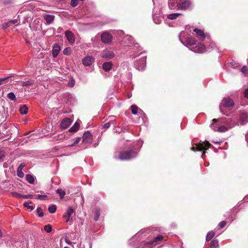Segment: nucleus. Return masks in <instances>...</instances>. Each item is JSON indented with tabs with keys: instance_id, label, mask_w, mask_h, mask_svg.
Returning <instances> with one entry per match:
<instances>
[{
	"instance_id": "9",
	"label": "nucleus",
	"mask_w": 248,
	"mask_h": 248,
	"mask_svg": "<svg viewBox=\"0 0 248 248\" xmlns=\"http://www.w3.org/2000/svg\"><path fill=\"white\" fill-rule=\"evenodd\" d=\"M82 63L86 66L91 65L94 62V59L91 56L87 55L82 59Z\"/></svg>"
},
{
	"instance_id": "14",
	"label": "nucleus",
	"mask_w": 248,
	"mask_h": 248,
	"mask_svg": "<svg viewBox=\"0 0 248 248\" xmlns=\"http://www.w3.org/2000/svg\"><path fill=\"white\" fill-rule=\"evenodd\" d=\"M19 24V21L17 19H15L13 20H11L7 23H4L2 25V29L6 30L9 27L12 26L14 27L15 26H17Z\"/></svg>"
},
{
	"instance_id": "12",
	"label": "nucleus",
	"mask_w": 248,
	"mask_h": 248,
	"mask_svg": "<svg viewBox=\"0 0 248 248\" xmlns=\"http://www.w3.org/2000/svg\"><path fill=\"white\" fill-rule=\"evenodd\" d=\"M93 140L92 135L89 131L85 132L82 137V141L85 143H91Z\"/></svg>"
},
{
	"instance_id": "64",
	"label": "nucleus",
	"mask_w": 248,
	"mask_h": 248,
	"mask_svg": "<svg viewBox=\"0 0 248 248\" xmlns=\"http://www.w3.org/2000/svg\"><path fill=\"white\" fill-rule=\"evenodd\" d=\"M181 42L184 45V42H183L182 41H181Z\"/></svg>"
},
{
	"instance_id": "58",
	"label": "nucleus",
	"mask_w": 248,
	"mask_h": 248,
	"mask_svg": "<svg viewBox=\"0 0 248 248\" xmlns=\"http://www.w3.org/2000/svg\"><path fill=\"white\" fill-rule=\"evenodd\" d=\"M53 141H56L59 140V136H56L53 137Z\"/></svg>"
},
{
	"instance_id": "45",
	"label": "nucleus",
	"mask_w": 248,
	"mask_h": 248,
	"mask_svg": "<svg viewBox=\"0 0 248 248\" xmlns=\"http://www.w3.org/2000/svg\"><path fill=\"white\" fill-rule=\"evenodd\" d=\"M63 53L64 55H69L71 53V48L70 47L65 48L63 50Z\"/></svg>"
},
{
	"instance_id": "60",
	"label": "nucleus",
	"mask_w": 248,
	"mask_h": 248,
	"mask_svg": "<svg viewBox=\"0 0 248 248\" xmlns=\"http://www.w3.org/2000/svg\"><path fill=\"white\" fill-rule=\"evenodd\" d=\"M113 131H114V132H116V133L118 132V133H119V132H118V131H117L115 128H114V129H113Z\"/></svg>"
},
{
	"instance_id": "21",
	"label": "nucleus",
	"mask_w": 248,
	"mask_h": 248,
	"mask_svg": "<svg viewBox=\"0 0 248 248\" xmlns=\"http://www.w3.org/2000/svg\"><path fill=\"white\" fill-rule=\"evenodd\" d=\"M25 166V164L23 163H22L20 164L17 168V176L20 178L23 177L24 174L22 171L23 168Z\"/></svg>"
},
{
	"instance_id": "63",
	"label": "nucleus",
	"mask_w": 248,
	"mask_h": 248,
	"mask_svg": "<svg viewBox=\"0 0 248 248\" xmlns=\"http://www.w3.org/2000/svg\"><path fill=\"white\" fill-rule=\"evenodd\" d=\"M33 39L34 40H36V38H34Z\"/></svg>"
},
{
	"instance_id": "59",
	"label": "nucleus",
	"mask_w": 248,
	"mask_h": 248,
	"mask_svg": "<svg viewBox=\"0 0 248 248\" xmlns=\"http://www.w3.org/2000/svg\"><path fill=\"white\" fill-rule=\"evenodd\" d=\"M3 166L4 168H8L9 165L7 163H4L3 165Z\"/></svg>"
},
{
	"instance_id": "42",
	"label": "nucleus",
	"mask_w": 248,
	"mask_h": 248,
	"mask_svg": "<svg viewBox=\"0 0 248 248\" xmlns=\"http://www.w3.org/2000/svg\"><path fill=\"white\" fill-rule=\"evenodd\" d=\"M37 215L39 217H43L44 216V213L42 208L40 207H38L36 209Z\"/></svg>"
},
{
	"instance_id": "33",
	"label": "nucleus",
	"mask_w": 248,
	"mask_h": 248,
	"mask_svg": "<svg viewBox=\"0 0 248 248\" xmlns=\"http://www.w3.org/2000/svg\"><path fill=\"white\" fill-rule=\"evenodd\" d=\"M229 128L227 126L224 125H219L218 128L217 129V131L219 132H224L229 130Z\"/></svg>"
},
{
	"instance_id": "52",
	"label": "nucleus",
	"mask_w": 248,
	"mask_h": 248,
	"mask_svg": "<svg viewBox=\"0 0 248 248\" xmlns=\"http://www.w3.org/2000/svg\"><path fill=\"white\" fill-rule=\"evenodd\" d=\"M33 196L31 194L26 195H22V198L25 199H31L32 198Z\"/></svg>"
},
{
	"instance_id": "1",
	"label": "nucleus",
	"mask_w": 248,
	"mask_h": 248,
	"mask_svg": "<svg viewBox=\"0 0 248 248\" xmlns=\"http://www.w3.org/2000/svg\"><path fill=\"white\" fill-rule=\"evenodd\" d=\"M138 151L135 149H131L128 151L121 152L118 156V158L121 160H126L131 159L136 157Z\"/></svg>"
},
{
	"instance_id": "18",
	"label": "nucleus",
	"mask_w": 248,
	"mask_h": 248,
	"mask_svg": "<svg viewBox=\"0 0 248 248\" xmlns=\"http://www.w3.org/2000/svg\"><path fill=\"white\" fill-rule=\"evenodd\" d=\"M113 63L111 62H105L102 64V68L106 72H109L112 68Z\"/></svg>"
},
{
	"instance_id": "43",
	"label": "nucleus",
	"mask_w": 248,
	"mask_h": 248,
	"mask_svg": "<svg viewBox=\"0 0 248 248\" xmlns=\"http://www.w3.org/2000/svg\"><path fill=\"white\" fill-rule=\"evenodd\" d=\"M80 138L79 137H77L76 138H75V139H74V142L73 143H71L70 144H69L68 146H74V145L76 144H78V143H79V142L80 141Z\"/></svg>"
},
{
	"instance_id": "37",
	"label": "nucleus",
	"mask_w": 248,
	"mask_h": 248,
	"mask_svg": "<svg viewBox=\"0 0 248 248\" xmlns=\"http://www.w3.org/2000/svg\"><path fill=\"white\" fill-rule=\"evenodd\" d=\"M7 97L12 101L16 100V97L15 94L11 92L7 94Z\"/></svg>"
},
{
	"instance_id": "25",
	"label": "nucleus",
	"mask_w": 248,
	"mask_h": 248,
	"mask_svg": "<svg viewBox=\"0 0 248 248\" xmlns=\"http://www.w3.org/2000/svg\"><path fill=\"white\" fill-rule=\"evenodd\" d=\"M79 128V124L78 122H76L74 125L69 129V131L71 132H77Z\"/></svg>"
},
{
	"instance_id": "53",
	"label": "nucleus",
	"mask_w": 248,
	"mask_h": 248,
	"mask_svg": "<svg viewBox=\"0 0 248 248\" xmlns=\"http://www.w3.org/2000/svg\"><path fill=\"white\" fill-rule=\"evenodd\" d=\"M11 194L14 197H22V194H19V193H18L17 192H12Z\"/></svg>"
},
{
	"instance_id": "30",
	"label": "nucleus",
	"mask_w": 248,
	"mask_h": 248,
	"mask_svg": "<svg viewBox=\"0 0 248 248\" xmlns=\"http://www.w3.org/2000/svg\"><path fill=\"white\" fill-rule=\"evenodd\" d=\"M215 235V232L213 231L209 232L206 236V241H209Z\"/></svg>"
},
{
	"instance_id": "41",
	"label": "nucleus",
	"mask_w": 248,
	"mask_h": 248,
	"mask_svg": "<svg viewBox=\"0 0 248 248\" xmlns=\"http://www.w3.org/2000/svg\"><path fill=\"white\" fill-rule=\"evenodd\" d=\"M31 203V202H25L24 203L23 205L28 209L30 210V211H32L34 208V207L33 206L30 205L29 204Z\"/></svg>"
},
{
	"instance_id": "39",
	"label": "nucleus",
	"mask_w": 248,
	"mask_h": 248,
	"mask_svg": "<svg viewBox=\"0 0 248 248\" xmlns=\"http://www.w3.org/2000/svg\"><path fill=\"white\" fill-rule=\"evenodd\" d=\"M131 111L133 114H137L138 113V107L135 105H133L131 107Z\"/></svg>"
},
{
	"instance_id": "47",
	"label": "nucleus",
	"mask_w": 248,
	"mask_h": 248,
	"mask_svg": "<svg viewBox=\"0 0 248 248\" xmlns=\"http://www.w3.org/2000/svg\"><path fill=\"white\" fill-rule=\"evenodd\" d=\"M111 124H114V122L110 121V122H109L108 123L105 124L103 125V128H106V129L110 127Z\"/></svg>"
},
{
	"instance_id": "13",
	"label": "nucleus",
	"mask_w": 248,
	"mask_h": 248,
	"mask_svg": "<svg viewBox=\"0 0 248 248\" xmlns=\"http://www.w3.org/2000/svg\"><path fill=\"white\" fill-rule=\"evenodd\" d=\"M72 123V121L70 118H66L62 120L60 124L61 129H65L68 128Z\"/></svg>"
},
{
	"instance_id": "54",
	"label": "nucleus",
	"mask_w": 248,
	"mask_h": 248,
	"mask_svg": "<svg viewBox=\"0 0 248 248\" xmlns=\"http://www.w3.org/2000/svg\"><path fill=\"white\" fill-rule=\"evenodd\" d=\"M226 224V221H222L221 222H220L219 223V225L218 226L220 227V228H223L225 225Z\"/></svg>"
},
{
	"instance_id": "5",
	"label": "nucleus",
	"mask_w": 248,
	"mask_h": 248,
	"mask_svg": "<svg viewBox=\"0 0 248 248\" xmlns=\"http://www.w3.org/2000/svg\"><path fill=\"white\" fill-rule=\"evenodd\" d=\"M146 63V56L141 57L140 60L135 63V67L140 71H142L145 69Z\"/></svg>"
},
{
	"instance_id": "36",
	"label": "nucleus",
	"mask_w": 248,
	"mask_h": 248,
	"mask_svg": "<svg viewBox=\"0 0 248 248\" xmlns=\"http://www.w3.org/2000/svg\"><path fill=\"white\" fill-rule=\"evenodd\" d=\"M33 83V81L32 80H29L26 81L22 82V86H29L31 85H32Z\"/></svg>"
},
{
	"instance_id": "29",
	"label": "nucleus",
	"mask_w": 248,
	"mask_h": 248,
	"mask_svg": "<svg viewBox=\"0 0 248 248\" xmlns=\"http://www.w3.org/2000/svg\"><path fill=\"white\" fill-rule=\"evenodd\" d=\"M153 18L155 23L156 24H160L162 21L161 17L157 15H154Z\"/></svg>"
},
{
	"instance_id": "57",
	"label": "nucleus",
	"mask_w": 248,
	"mask_h": 248,
	"mask_svg": "<svg viewBox=\"0 0 248 248\" xmlns=\"http://www.w3.org/2000/svg\"><path fill=\"white\" fill-rule=\"evenodd\" d=\"M8 78H9V77H6V78H0V85L1 84L2 81H5Z\"/></svg>"
},
{
	"instance_id": "35",
	"label": "nucleus",
	"mask_w": 248,
	"mask_h": 248,
	"mask_svg": "<svg viewBox=\"0 0 248 248\" xmlns=\"http://www.w3.org/2000/svg\"><path fill=\"white\" fill-rule=\"evenodd\" d=\"M186 30H188L189 31H191L193 30V31H202L201 30L197 28H194L193 27H191L189 25H186Z\"/></svg>"
},
{
	"instance_id": "27",
	"label": "nucleus",
	"mask_w": 248,
	"mask_h": 248,
	"mask_svg": "<svg viewBox=\"0 0 248 248\" xmlns=\"http://www.w3.org/2000/svg\"><path fill=\"white\" fill-rule=\"evenodd\" d=\"M231 122H232V120L231 119H228V120H225V121L224 122H222L221 121V123H222V124L223 123V124H226L227 126L230 129L234 126V123H232Z\"/></svg>"
},
{
	"instance_id": "22",
	"label": "nucleus",
	"mask_w": 248,
	"mask_h": 248,
	"mask_svg": "<svg viewBox=\"0 0 248 248\" xmlns=\"http://www.w3.org/2000/svg\"><path fill=\"white\" fill-rule=\"evenodd\" d=\"M44 18L48 24H50L53 21L55 16L50 15H45Z\"/></svg>"
},
{
	"instance_id": "11",
	"label": "nucleus",
	"mask_w": 248,
	"mask_h": 248,
	"mask_svg": "<svg viewBox=\"0 0 248 248\" xmlns=\"http://www.w3.org/2000/svg\"><path fill=\"white\" fill-rule=\"evenodd\" d=\"M74 212L75 210L71 207H69L67 209L65 214L63 216V217L66 218V222L68 223L72 220L71 216L74 213Z\"/></svg>"
},
{
	"instance_id": "19",
	"label": "nucleus",
	"mask_w": 248,
	"mask_h": 248,
	"mask_svg": "<svg viewBox=\"0 0 248 248\" xmlns=\"http://www.w3.org/2000/svg\"><path fill=\"white\" fill-rule=\"evenodd\" d=\"M61 50L60 46L58 44H55L52 48V55L54 58H56L58 55Z\"/></svg>"
},
{
	"instance_id": "23",
	"label": "nucleus",
	"mask_w": 248,
	"mask_h": 248,
	"mask_svg": "<svg viewBox=\"0 0 248 248\" xmlns=\"http://www.w3.org/2000/svg\"><path fill=\"white\" fill-rule=\"evenodd\" d=\"M186 42L187 45L189 46H194L196 44V40L192 37H188Z\"/></svg>"
},
{
	"instance_id": "51",
	"label": "nucleus",
	"mask_w": 248,
	"mask_h": 248,
	"mask_svg": "<svg viewBox=\"0 0 248 248\" xmlns=\"http://www.w3.org/2000/svg\"><path fill=\"white\" fill-rule=\"evenodd\" d=\"M5 155L3 151L0 150V162L3 161Z\"/></svg>"
},
{
	"instance_id": "32",
	"label": "nucleus",
	"mask_w": 248,
	"mask_h": 248,
	"mask_svg": "<svg viewBox=\"0 0 248 248\" xmlns=\"http://www.w3.org/2000/svg\"><path fill=\"white\" fill-rule=\"evenodd\" d=\"M28 108L26 105H23V106L21 107L19 111L21 114H26L28 113Z\"/></svg>"
},
{
	"instance_id": "17",
	"label": "nucleus",
	"mask_w": 248,
	"mask_h": 248,
	"mask_svg": "<svg viewBox=\"0 0 248 248\" xmlns=\"http://www.w3.org/2000/svg\"><path fill=\"white\" fill-rule=\"evenodd\" d=\"M179 0H169L168 5L170 9L178 8Z\"/></svg>"
},
{
	"instance_id": "16",
	"label": "nucleus",
	"mask_w": 248,
	"mask_h": 248,
	"mask_svg": "<svg viewBox=\"0 0 248 248\" xmlns=\"http://www.w3.org/2000/svg\"><path fill=\"white\" fill-rule=\"evenodd\" d=\"M239 122L242 125L245 124L248 122V115L244 112L240 114Z\"/></svg>"
},
{
	"instance_id": "31",
	"label": "nucleus",
	"mask_w": 248,
	"mask_h": 248,
	"mask_svg": "<svg viewBox=\"0 0 248 248\" xmlns=\"http://www.w3.org/2000/svg\"><path fill=\"white\" fill-rule=\"evenodd\" d=\"M196 32V36L199 38V39L202 40L205 38V34H204V32Z\"/></svg>"
},
{
	"instance_id": "61",
	"label": "nucleus",
	"mask_w": 248,
	"mask_h": 248,
	"mask_svg": "<svg viewBox=\"0 0 248 248\" xmlns=\"http://www.w3.org/2000/svg\"><path fill=\"white\" fill-rule=\"evenodd\" d=\"M214 46H215L214 44H212V47H214Z\"/></svg>"
},
{
	"instance_id": "50",
	"label": "nucleus",
	"mask_w": 248,
	"mask_h": 248,
	"mask_svg": "<svg viewBox=\"0 0 248 248\" xmlns=\"http://www.w3.org/2000/svg\"><path fill=\"white\" fill-rule=\"evenodd\" d=\"M78 4V0H71V5L75 7Z\"/></svg>"
},
{
	"instance_id": "46",
	"label": "nucleus",
	"mask_w": 248,
	"mask_h": 248,
	"mask_svg": "<svg viewBox=\"0 0 248 248\" xmlns=\"http://www.w3.org/2000/svg\"><path fill=\"white\" fill-rule=\"evenodd\" d=\"M162 239H163V236L162 235H158L157 236H156L154 238V242H158V241H160L162 240Z\"/></svg>"
},
{
	"instance_id": "28",
	"label": "nucleus",
	"mask_w": 248,
	"mask_h": 248,
	"mask_svg": "<svg viewBox=\"0 0 248 248\" xmlns=\"http://www.w3.org/2000/svg\"><path fill=\"white\" fill-rule=\"evenodd\" d=\"M26 180L31 184H32L34 182V177L30 174H27L26 176Z\"/></svg>"
},
{
	"instance_id": "26",
	"label": "nucleus",
	"mask_w": 248,
	"mask_h": 248,
	"mask_svg": "<svg viewBox=\"0 0 248 248\" xmlns=\"http://www.w3.org/2000/svg\"><path fill=\"white\" fill-rule=\"evenodd\" d=\"M56 192L59 195L61 199H62L65 195V192L60 188L57 189Z\"/></svg>"
},
{
	"instance_id": "20",
	"label": "nucleus",
	"mask_w": 248,
	"mask_h": 248,
	"mask_svg": "<svg viewBox=\"0 0 248 248\" xmlns=\"http://www.w3.org/2000/svg\"><path fill=\"white\" fill-rule=\"evenodd\" d=\"M65 35L68 42L71 44H73L75 42V36L73 32H65Z\"/></svg>"
},
{
	"instance_id": "24",
	"label": "nucleus",
	"mask_w": 248,
	"mask_h": 248,
	"mask_svg": "<svg viewBox=\"0 0 248 248\" xmlns=\"http://www.w3.org/2000/svg\"><path fill=\"white\" fill-rule=\"evenodd\" d=\"M181 15L182 14L179 13L170 14L167 15V18L169 19L173 20L176 19L178 17Z\"/></svg>"
},
{
	"instance_id": "7",
	"label": "nucleus",
	"mask_w": 248,
	"mask_h": 248,
	"mask_svg": "<svg viewBox=\"0 0 248 248\" xmlns=\"http://www.w3.org/2000/svg\"><path fill=\"white\" fill-rule=\"evenodd\" d=\"M191 5L189 0H179L178 9L182 10H186Z\"/></svg>"
},
{
	"instance_id": "2",
	"label": "nucleus",
	"mask_w": 248,
	"mask_h": 248,
	"mask_svg": "<svg viewBox=\"0 0 248 248\" xmlns=\"http://www.w3.org/2000/svg\"><path fill=\"white\" fill-rule=\"evenodd\" d=\"M234 106L233 101L230 98H224L219 105L220 111L224 115L228 114L225 112L224 108L230 109Z\"/></svg>"
},
{
	"instance_id": "8",
	"label": "nucleus",
	"mask_w": 248,
	"mask_h": 248,
	"mask_svg": "<svg viewBox=\"0 0 248 248\" xmlns=\"http://www.w3.org/2000/svg\"><path fill=\"white\" fill-rule=\"evenodd\" d=\"M189 49L193 52L198 53H202L206 51V47L201 43L198 44V45Z\"/></svg>"
},
{
	"instance_id": "10",
	"label": "nucleus",
	"mask_w": 248,
	"mask_h": 248,
	"mask_svg": "<svg viewBox=\"0 0 248 248\" xmlns=\"http://www.w3.org/2000/svg\"><path fill=\"white\" fill-rule=\"evenodd\" d=\"M112 39V37L109 32H103L101 35V40L105 43H109Z\"/></svg>"
},
{
	"instance_id": "6",
	"label": "nucleus",
	"mask_w": 248,
	"mask_h": 248,
	"mask_svg": "<svg viewBox=\"0 0 248 248\" xmlns=\"http://www.w3.org/2000/svg\"><path fill=\"white\" fill-rule=\"evenodd\" d=\"M100 56L102 59L110 60L115 56V54L113 51L106 49L101 52Z\"/></svg>"
},
{
	"instance_id": "48",
	"label": "nucleus",
	"mask_w": 248,
	"mask_h": 248,
	"mask_svg": "<svg viewBox=\"0 0 248 248\" xmlns=\"http://www.w3.org/2000/svg\"><path fill=\"white\" fill-rule=\"evenodd\" d=\"M47 198L46 195H37L36 199L40 200H45Z\"/></svg>"
},
{
	"instance_id": "56",
	"label": "nucleus",
	"mask_w": 248,
	"mask_h": 248,
	"mask_svg": "<svg viewBox=\"0 0 248 248\" xmlns=\"http://www.w3.org/2000/svg\"><path fill=\"white\" fill-rule=\"evenodd\" d=\"M247 67L246 66H243L241 69L242 72H243V73H245L247 72Z\"/></svg>"
},
{
	"instance_id": "44",
	"label": "nucleus",
	"mask_w": 248,
	"mask_h": 248,
	"mask_svg": "<svg viewBox=\"0 0 248 248\" xmlns=\"http://www.w3.org/2000/svg\"><path fill=\"white\" fill-rule=\"evenodd\" d=\"M44 230L47 232H50L52 231L51 226L49 224L45 225L44 227Z\"/></svg>"
},
{
	"instance_id": "38",
	"label": "nucleus",
	"mask_w": 248,
	"mask_h": 248,
	"mask_svg": "<svg viewBox=\"0 0 248 248\" xmlns=\"http://www.w3.org/2000/svg\"><path fill=\"white\" fill-rule=\"evenodd\" d=\"M218 246V241L217 240H214L211 243V248H216Z\"/></svg>"
},
{
	"instance_id": "40",
	"label": "nucleus",
	"mask_w": 248,
	"mask_h": 248,
	"mask_svg": "<svg viewBox=\"0 0 248 248\" xmlns=\"http://www.w3.org/2000/svg\"><path fill=\"white\" fill-rule=\"evenodd\" d=\"M94 220L96 221L99 219L100 217L99 210L98 209L95 210L94 213Z\"/></svg>"
},
{
	"instance_id": "55",
	"label": "nucleus",
	"mask_w": 248,
	"mask_h": 248,
	"mask_svg": "<svg viewBox=\"0 0 248 248\" xmlns=\"http://www.w3.org/2000/svg\"><path fill=\"white\" fill-rule=\"evenodd\" d=\"M244 94L245 97L248 99V88L245 90Z\"/></svg>"
},
{
	"instance_id": "34",
	"label": "nucleus",
	"mask_w": 248,
	"mask_h": 248,
	"mask_svg": "<svg viewBox=\"0 0 248 248\" xmlns=\"http://www.w3.org/2000/svg\"><path fill=\"white\" fill-rule=\"evenodd\" d=\"M56 206L54 204H52L48 207V210L51 214L54 213L56 211Z\"/></svg>"
},
{
	"instance_id": "15",
	"label": "nucleus",
	"mask_w": 248,
	"mask_h": 248,
	"mask_svg": "<svg viewBox=\"0 0 248 248\" xmlns=\"http://www.w3.org/2000/svg\"><path fill=\"white\" fill-rule=\"evenodd\" d=\"M222 119H214L213 120V123L211 124L210 127L214 131H217L219 125L221 124Z\"/></svg>"
},
{
	"instance_id": "3",
	"label": "nucleus",
	"mask_w": 248,
	"mask_h": 248,
	"mask_svg": "<svg viewBox=\"0 0 248 248\" xmlns=\"http://www.w3.org/2000/svg\"><path fill=\"white\" fill-rule=\"evenodd\" d=\"M121 41L128 46H134V48L138 51L141 50L140 46H139V44L135 43L134 38L130 35H125L123 37Z\"/></svg>"
},
{
	"instance_id": "4",
	"label": "nucleus",
	"mask_w": 248,
	"mask_h": 248,
	"mask_svg": "<svg viewBox=\"0 0 248 248\" xmlns=\"http://www.w3.org/2000/svg\"><path fill=\"white\" fill-rule=\"evenodd\" d=\"M210 145V144L208 142H203L202 143L196 144L195 146H193L191 148V150L193 151L206 150L208 149Z\"/></svg>"
},
{
	"instance_id": "62",
	"label": "nucleus",
	"mask_w": 248,
	"mask_h": 248,
	"mask_svg": "<svg viewBox=\"0 0 248 248\" xmlns=\"http://www.w3.org/2000/svg\"><path fill=\"white\" fill-rule=\"evenodd\" d=\"M141 234L140 232H139L137 234L140 235Z\"/></svg>"
},
{
	"instance_id": "49",
	"label": "nucleus",
	"mask_w": 248,
	"mask_h": 248,
	"mask_svg": "<svg viewBox=\"0 0 248 248\" xmlns=\"http://www.w3.org/2000/svg\"><path fill=\"white\" fill-rule=\"evenodd\" d=\"M75 80L73 78H72L70 80H69L68 83V85L69 87H72L75 85Z\"/></svg>"
}]
</instances>
